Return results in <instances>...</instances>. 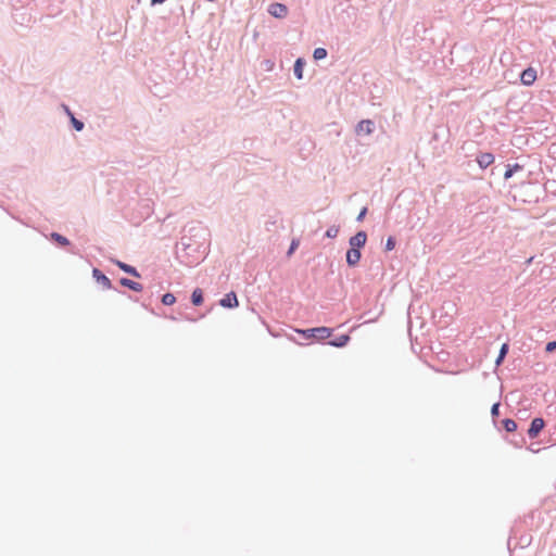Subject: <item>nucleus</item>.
<instances>
[{"label": "nucleus", "instance_id": "obj_28", "mask_svg": "<svg viewBox=\"0 0 556 556\" xmlns=\"http://www.w3.org/2000/svg\"><path fill=\"white\" fill-rule=\"evenodd\" d=\"M396 245V238L394 236H389L384 243V252H391L394 250Z\"/></svg>", "mask_w": 556, "mask_h": 556}, {"label": "nucleus", "instance_id": "obj_7", "mask_svg": "<svg viewBox=\"0 0 556 556\" xmlns=\"http://www.w3.org/2000/svg\"><path fill=\"white\" fill-rule=\"evenodd\" d=\"M61 108L63 112L67 115L73 129L78 132L83 131L85 128V123L81 119L76 118L74 112L70 109L68 105L62 103Z\"/></svg>", "mask_w": 556, "mask_h": 556}, {"label": "nucleus", "instance_id": "obj_21", "mask_svg": "<svg viewBox=\"0 0 556 556\" xmlns=\"http://www.w3.org/2000/svg\"><path fill=\"white\" fill-rule=\"evenodd\" d=\"M50 238L53 242H55L60 247H68L71 245V241L59 232H51Z\"/></svg>", "mask_w": 556, "mask_h": 556}, {"label": "nucleus", "instance_id": "obj_36", "mask_svg": "<svg viewBox=\"0 0 556 556\" xmlns=\"http://www.w3.org/2000/svg\"><path fill=\"white\" fill-rule=\"evenodd\" d=\"M148 202V200H146ZM144 207L147 208V215H150V206L149 203H146Z\"/></svg>", "mask_w": 556, "mask_h": 556}, {"label": "nucleus", "instance_id": "obj_19", "mask_svg": "<svg viewBox=\"0 0 556 556\" xmlns=\"http://www.w3.org/2000/svg\"><path fill=\"white\" fill-rule=\"evenodd\" d=\"M305 61L302 58H298L293 64V74L298 79L303 78Z\"/></svg>", "mask_w": 556, "mask_h": 556}, {"label": "nucleus", "instance_id": "obj_35", "mask_svg": "<svg viewBox=\"0 0 556 556\" xmlns=\"http://www.w3.org/2000/svg\"><path fill=\"white\" fill-rule=\"evenodd\" d=\"M166 0H151V5L163 4Z\"/></svg>", "mask_w": 556, "mask_h": 556}, {"label": "nucleus", "instance_id": "obj_17", "mask_svg": "<svg viewBox=\"0 0 556 556\" xmlns=\"http://www.w3.org/2000/svg\"><path fill=\"white\" fill-rule=\"evenodd\" d=\"M198 240H194L191 236L184 235L180 241L176 244V251H187Z\"/></svg>", "mask_w": 556, "mask_h": 556}, {"label": "nucleus", "instance_id": "obj_6", "mask_svg": "<svg viewBox=\"0 0 556 556\" xmlns=\"http://www.w3.org/2000/svg\"><path fill=\"white\" fill-rule=\"evenodd\" d=\"M367 239V232L364 230H358L354 236L350 237L349 248L362 250L366 245Z\"/></svg>", "mask_w": 556, "mask_h": 556}, {"label": "nucleus", "instance_id": "obj_18", "mask_svg": "<svg viewBox=\"0 0 556 556\" xmlns=\"http://www.w3.org/2000/svg\"><path fill=\"white\" fill-rule=\"evenodd\" d=\"M190 301L194 306L202 305L204 301L203 290L201 288H195L191 293Z\"/></svg>", "mask_w": 556, "mask_h": 556}, {"label": "nucleus", "instance_id": "obj_5", "mask_svg": "<svg viewBox=\"0 0 556 556\" xmlns=\"http://www.w3.org/2000/svg\"><path fill=\"white\" fill-rule=\"evenodd\" d=\"M545 420L542 417H534L527 429V434L530 439H535L539 437L541 431L545 427Z\"/></svg>", "mask_w": 556, "mask_h": 556}, {"label": "nucleus", "instance_id": "obj_12", "mask_svg": "<svg viewBox=\"0 0 556 556\" xmlns=\"http://www.w3.org/2000/svg\"><path fill=\"white\" fill-rule=\"evenodd\" d=\"M362 258V250L349 248L345 254L346 265L349 267H355L358 265Z\"/></svg>", "mask_w": 556, "mask_h": 556}, {"label": "nucleus", "instance_id": "obj_4", "mask_svg": "<svg viewBox=\"0 0 556 556\" xmlns=\"http://www.w3.org/2000/svg\"><path fill=\"white\" fill-rule=\"evenodd\" d=\"M92 278L94 279V281L98 285H101L103 289H105V290H114L117 293H121L123 295H127L126 291H123V290H119V289L115 288L112 285L111 279L102 270H100L97 267L92 268Z\"/></svg>", "mask_w": 556, "mask_h": 556}, {"label": "nucleus", "instance_id": "obj_24", "mask_svg": "<svg viewBox=\"0 0 556 556\" xmlns=\"http://www.w3.org/2000/svg\"><path fill=\"white\" fill-rule=\"evenodd\" d=\"M502 425H503V428L505 429V431H507V432H515L518 428L517 422L511 418H504L502 420Z\"/></svg>", "mask_w": 556, "mask_h": 556}, {"label": "nucleus", "instance_id": "obj_37", "mask_svg": "<svg viewBox=\"0 0 556 556\" xmlns=\"http://www.w3.org/2000/svg\"><path fill=\"white\" fill-rule=\"evenodd\" d=\"M523 442H525V440H523V438L521 437L520 442H519V443H516V446H517V447H520V446H521V444H522Z\"/></svg>", "mask_w": 556, "mask_h": 556}, {"label": "nucleus", "instance_id": "obj_33", "mask_svg": "<svg viewBox=\"0 0 556 556\" xmlns=\"http://www.w3.org/2000/svg\"><path fill=\"white\" fill-rule=\"evenodd\" d=\"M555 351H556V340L547 342L545 345V352L553 353Z\"/></svg>", "mask_w": 556, "mask_h": 556}, {"label": "nucleus", "instance_id": "obj_27", "mask_svg": "<svg viewBox=\"0 0 556 556\" xmlns=\"http://www.w3.org/2000/svg\"><path fill=\"white\" fill-rule=\"evenodd\" d=\"M339 230H340V227L337 226V225H332L330 226L326 232H325V237L326 238H329V239H334L338 237V233H339Z\"/></svg>", "mask_w": 556, "mask_h": 556}, {"label": "nucleus", "instance_id": "obj_31", "mask_svg": "<svg viewBox=\"0 0 556 556\" xmlns=\"http://www.w3.org/2000/svg\"><path fill=\"white\" fill-rule=\"evenodd\" d=\"M500 406L501 402L498 401L493 403V405L491 406V416L494 421L500 416Z\"/></svg>", "mask_w": 556, "mask_h": 556}, {"label": "nucleus", "instance_id": "obj_10", "mask_svg": "<svg viewBox=\"0 0 556 556\" xmlns=\"http://www.w3.org/2000/svg\"><path fill=\"white\" fill-rule=\"evenodd\" d=\"M536 78H538L536 71L532 66L525 68L520 73V80L523 86H527V87L532 86L534 84V81L536 80Z\"/></svg>", "mask_w": 556, "mask_h": 556}, {"label": "nucleus", "instance_id": "obj_38", "mask_svg": "<svg viewBox=\"0 0 556 556\" xmlns=\"http://www.w3.org/2000/svg\"><path fill=\"white\" fill-rule=\"evenodd\" d=\"M507 548L510 551V539H508Z\"/></svg>", "mask_w": 556, "mask_h": 556}, {"label": "nucleus", "instance_id": "obj_15", "mask_svg": "<svg viewBox=\"0 0 556 556\" xmlns=\"http://www.w3.org/2000/svg\"><path fill=\"white\" fill-rule=\"evenodd\" d=\"M118 283L122 287L127 288L134 292H141L143 290V286L141 283H139L132 279H129L127 277L119 278Z\"/></svg>", "mask_w": 556, "mask_h": 556}, {"label": "nucleus", "instance_id": "obj_34", "mask_svg": "<svg viewBox=\"0 0 556 556\" xmlns=\"http://www.w3.org/2000/svg\"><path fill=\"white\" fill-rule=\"evenodd\" d=\"M296 248H298V242L293 240L289 247L288 254H291Z\"/></svg>", "mask_w": 556, "mask_h": 556}, {"label": "nucleus", "instance_id": "obj_26", "mask_svg": "<svg viewBox=\"0 0 556 556\" xmlns=\"http://www.w3.org/2000/svg\"><path fill=\"white\" fill-rule=\"evenodd\" d=\"M328 55V51L325 48H316L313 52V58L315 61H320L326 59Z\"/></svg>", "mask_w": 556, "mask_h": 556}, {"label": "nucleus", "instance_id": "obj_3", "mask_svg": "<svg viewBox=\"0 0 556 556\" xmlns=\"http://www.w3.org/2000/svg\"><path fill=\"white\" fill-rule=\"evenodd\" d=\"M33 8H12V17L15 24L28 26L33 22Z\"/></svg>", "mask_w": 556, "mask_h": 556}, {"label": "nucleus", "instance_id": "obj_39", "mask_svg": "<svg viewBox=\"0 0 556 556\" xmlns=\"http://www.w3.org/2000/svg\"><path fill=\"white\" fill-rule=\"evenodd\" d=\"M497 168V166L493 167L492 168V174H494L495 169Z\"/></svg>", "mask_w": 556, "mask_h": 556}, {"label": "nucleus", "instance_id": "obj_14", "mask_svg": "<svg viewBox=\"0 0 556 556\" xmlns=\"http://www.w3.org/2000/svg\"><path fill=\"white\" fill-rule=\"evenodd\" d=\"M494 160H495L494 155L490 152H480L476 156V162L478 163V165L481 169L488 168L491 164L494 163Z\"/></svg>", "mask_w": 556, "mask_h": 556}, {"label": "nucleus", "instance_id": "obj_9", "mask_svg": "<svg viewBox=\"0 0 556 556\" xmlns=\"http://www.w3.org/2000/svg\"><path fill=\"white\" fill-rule=\"evenodd\" d=\"M218 304L224 308H236L239 306V301L237 293L235 291H230L226 293L218 302Z\"/></svg>", "mask_w": 556, "mask_h": 556}, {"label": "nucleus", "instance_id": "obj_40", "mask_svg": "<svg viewBox=\"0 0 556 556\" xmlns=\"http://www.w3.org/2000/svg\"><path fill=\"white\" fill-rule=\"evenodd\" d=\"M504 383H501V393L503 392Z\"/></svg>", "mask_w": 556, "mask_h": 556}, {"label": "nucleus", "instance_id": "obj_1", "mask_svg": "<svg viewBox=\"0 0 556 556\" xmlns=\"http://www.w3.org/2000/svg\"><path fill=\"white\" fill-rule=\"evenodd\" d=\"M205 247L203 242L197 241L187 251H176V257L188 267L198 265L204 258Z\"/></svg>", "mask_w": 556, "mask_h": 556}, {"label": "nucleus", "instance_id": "obj_23", "mask_svg": "<svg viewBox=\"0 0 556 556\" xmlns=\"http://www.w3.org/2000/svg\"><path fill=\"white\" fill-rule=\"evenodd\" d=\"M508 351H509V343L508 342H504L501 345L498 354H497V357L495 359L496 366H500L504 362V359L506 358V356L508 354Z\"/></svg>", "mask_w": 556, "mask_h": 556}, {"label": "nucleus", "instance_id": "obj_29", "mask_svg": "<svg viewBox=\"0 0 556 556\" xmlns=\"http://www.w3.org/2000/svg\"><path fill=\"white\" fill-rule=\"evenodd\" d=\"M34 0H12V8H30Z\"/></svg>", "mask_w": 556, "mask_h": 556}, {"label": "nucleus", "instance_id": "obj_2", "mask_svg": "<svg viewBox=\"0 0 556 556\" xmlns=\"http://www.w3.org/2000/svg\"><path fill=\"white\" fill-rule=\"evenodd\" d=\"M295 331L303 340L324 342L326 339L331 337L333 329L326 326H319L313 328L296 329Z\"/></svg>", "mask_w": 556, "mask_h": 556}, {"label": "nucleus", "instance_id": "obj_41", "mask_svg": "<svg viewBox=\"0 0 556 556\" xmlns=\"http://www.w3.org/2000/svg\"><path fill=\"white\" fill-rule=\"evenodd\" d=\"M208 2H215L216 0H207Z\"/></svg>", "mask_w": 556, "mask_h": 556}, {"label": "nucleus", "instance_id": "obj_25", "mask_svg": "<svg viewBox=\"0 0 556 556\" xmlns=\"http://www.w3.org/2000/svg\"><path fill=\"white\" fill-rule=\"evenodd\" d=\"M161 302L165 306H170L176 302V298L173 293L166 292L162 295Z\"/></svg>", "mask_w": 556, "mask_h": 556}, {"label": "nucleus", "instance_id": "obj_30", "mask_svg": "<svg viewBox=\"0 0 556 556\" xmlns=\"http://www.w3.org/2000/svg\"><path fill=\"white\" fill-rule=\"evenodd\" d=\"M531 542H532V536L530 534H522L519 538L518 544L523 548V547L529 546L531 544Z\"/></svg>", "mask_w": 556, "mask_h": 556}, {"label": "nucleus", "instance_id": "obj_20", "mask_svg": "<svg viewBox=\"0 0 556 556\" xmlns=\"http://www.w3.org/2000/svg\"><path fill=\"white\" fill-rule=\"evenodd\" d=\"M382 308H380L376 314H374L370 309L365 311L361 316L359 319H363L364 324L367 323H374L378 319V317L381 315Z\"/></svg>", "mask_w": 556, "mask_h": 556}, {"label": "nucleus", "instance_id": "obj_8", "mask_svg": "<svg viewBox=\"0 0 556 556\" xmlns=\"http://www.w3.org/2000/svg\"><path fill=\"white\" fill-rule=\"evenodd\" d=\"M376 124L372 119H362L355 126V134L357 136L371 135L375 131Z\"/></svg>", "mask_w": 556, "mask_h": 556}, {"label": "nucleus", "instance_id": "obj_32", "mask_svg": "<svg viewBox=\"0 0 556 556\" xmlns=\"http://www.w3.org/2000/svg\"><path fill=\"white\" fill-rule=\"evenodd\" d=\"M367 213H368V207L367 206L362 207L358 215L356 216V222L357 223L363 222L365 219Z\"/></svg>", "mask_w": 556, "mask_h": 556}, {"label": "nucleus", "instance_id": "obj_16", "mask_svg": "<svg viewBox=\"0 0 556 556\" xmlns=\"http://www.w3.org/2000/svg\"><path fill=\"white\" fill-rule=\"evenodd\" d=\"M351 337L348 333L340 334L333 339H330L327 344L333 348H344L350 342Z\"/></svg>", "mask_w": 556, "mask_h": 556}, {"label": "nucleus", "instance_id": "obj_22", "mask_svg": "<svg viewBox=\"0 0 556 556\" xmlns=\"http://www.w3.org/2000/svg\"><path fill=\"white\" fill-rule=\"evenodd\" d=\"M522 168H523V166L518 163L507 164L505 172H504V179L505 180L510 179L516 172L521 170Z\"/></svg>", "mask_w": 556, "mask_h": 556}, {"label": "nucleus", "instance_id": "obj_13", "mask_svg": "<svg viewBox=\"0 0 556 556\" xmlns=\"http://www.w3.org/2000/svg\"><path fill=\"white\" fill-rule=\"evenodd\" d=\"M268 13L277 18H283L288 14V8L280 2H274L268 7Z\"/></svg>", "mask_w": 556, "mask_h": 556}, {"label": "nucleus", "instance_id": "obj_11", "mask_svg": "<svg viewBox=\"0 0 556 556\" xmlns=\"http://www.w3.org/2000/svg\"><path fill=\"white\" fill-rule=\"evenodd\" d=\"M111 262L113 264H115L122 271L126 273L127 275L135 277V278H141V274L135 266L129 265L119 260H115V258L111 260Z\"/></svg>", "mask_w": 556, "mask_h": 556}]
</instances>
